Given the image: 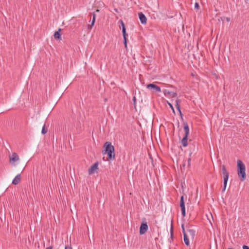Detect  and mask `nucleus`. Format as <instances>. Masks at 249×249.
<instances>
[{
	"mask_svg": "<svg viewBox=\"0 0 249 249\" xmlns=\"http://www.w3.org/2000/svg\"><path fill=\"white\" fill-rule=\"evenodd\" d=\"M47 132V129L45 128V124H44L42 127L41 133L43 134H45Z\"/></svg>",
	"mask_w": 249,
	"mask_h": 249,
	"instance_id": "obj_20",
	"label": "nucleus"
},
{
	"mask_svg": "<svg viewBox=\"0 0 249 249\" xmlns=\"http://www.w3.org/2000/svg\"><path fill=\"white\" fill-rule=\"evenodd\" d=\"M132 100H133L134 105H136V98L135 96H133Z\"/></svg>",
	"mask_w": 249,
	"mask_h": 249,
	"instance_id": "obj_26",
	"label": "nucleus"
},
{
	"mask_svg": "<svg viewBox=\"0 0 249 249\" xmlns=\"http://www.w3.org/2000/svg\"><path fill=\"white\" fill-rule=\"evenodd\" d=\"M95 17H96V15L95 13H93V18L92 19H94V20H95Z\"/></svg>",
	"mask_w": 249,
	"mask_h": 249,
	"instance_id": "obj_33",
	"label": "nucleus"
},
{
	"mask_svg": "<svg viewBox=\"0 0 249 249\" xmlns=\"http://www.w3.org/2000/svg\"><path fill=\"white\" fill-rule=\"evenodd\" d=\"M237 172L240 180H244L246 178V168L244 164L240 160H237Z\"/></svg>",
	"mask_w": 249,
	"mask_h": 249,
	"instance_id": "obj_2",
	"label": "nucleus"
},
{
	"mask_svg": "<svg viewBox=\"0 0 249 249\" xmlns=\"http://www.w3.org/2000/svg\"><path fill=\"white\" fill-rule=\"evenodd\" d=\"M98 162H95L93 165L91 166L90 168H89L88 172L89 175L92 174L97 169H98Z\"/></svg>",
	"mask_w": 249,
	"mask_h": 249,
	"instance_id": "obj_7",
	"label": "nucleus"
},
{
	"mask_svg": "<svg viewBox=\"0 0 249 249\" xmlns=\"http://www.w3.org/2000/svg\"><path fill=\"white\" fill-rule=\"evenodd\" d=\"M148 228L147 223L146 221V219L144 218L141 223L140 227V234L142 235L144 234L147 231Z\"/></svg>",
	"mask_w": 249,
	"mask_h": 249,
	"instance_id": "obj_3",
	"label": "nucleus"
},
{
	"mask_svg": "<svg viewBox=\"0 0 249 249\" xmlns=\"http://www.w3.org/2000/svg\"><path fill=\"white\" fill-rule=\"evenodd\" d=\"M61 31V29L60 28L58 29V31L55 32L54 34V38L58 40H62L60 31Z\"/></svg>",
	"mask_w": 249,
	"mask_h": 249,
	"instance_id": "obj_10",
	"label": "nucleus"
},
{
	"mask_svg": "<svg viewBox=\"0 0 249 249\" xmlns=\"http://www.w3.org/2000/svg\"><path fill=\"white\" fill-rule=\"evenodd\" d=\"M179 100H177L176 101V107H177V110H178L179 113V115H180V116L181 117H182V114L181 113V110H180V106H179Z\"/></svg>",
	"mask_w": 249,
	"mask_h": 249,
	"instance_id": "obj_15",
	"label": "nucleus"
},
{
	"mask_svg": "<svg viewBox=\"0 0 249 249\" xmlns=\"http://www.w3.org/2000/svg\"><path fill=\"white\" fill-rule=\"evenodd\" d=\"M119 22H120V23H121V26L120 27V28L121 27L122 29L123 36H127V35L126 33V28L125 27V25H124L123 21L122 20H120L119 21Z\"/></svg>",
	"mask_w": 249,
	"mask_h": 249,
	"instance_id": "obj_12",
	"label": "nucleus"
},
{
	"mask_svg": "<svg viewBox=\"0 0 249 249\" xmlns=\"http://www.w3.org/2000/svg\"><path fill=\"white\" fill-rule=\"evenodd\" d=\"M187 232L188 233L190 237L194 239L196 235V231L194 229H188Z\"/></svg>",
	"mask_w": 249,
	"mask_h": 249,
	"instance_id": "obj_13",
	"label": "nucleus"
},
{
	"mask_svg": "<svg viewBox=\"0 0 249 249\" xmlns=\"http://www.w3.org/2000/svg\"><path fill=\"white\" fill-rule=\"evenodd\" d=\"M183 239L185 245L187 246L190 245V242L187 233H184L183 236Z\"/></svg>",
	"mask_w": 249,
	"mask_h": 249,
	"instance_id": "obj_17",
	"label": "nucleus"
},
{
	"mask_svg": "<svg viewBox=\"0 0 249 249\" xmlns=\"http://www.w3.org/2000/svg\"><path fill=\"white\" fill-rule=\"evenodd\" d=\"M139 18L142 24H145L147 22V18L144 14L142 12L139 13Z\"/></svg>",
	"mask_w": 249,
	"mask_h": 249,
	"instance_id": "obj_8",
	"label": "nucleus"
},
{
	"mask_svg": "<svg viewBox=\"0 0 249 249\" xmlns=\"http://www.w3.org/2000/svg\"><path fill=\"white\" fill-rule=\"evenodd\" d=\"M194 8L196 10H198L199 8V4L198 2H196L195 4Z\"/></svg>",
	"mask_w": 249,
	"mask_h": 249,
	"instance_id": "obj_22",
	"label": "nucleus"
},
{
	"mask_svg": "<svg viewBox=\"0 0 249 249\" xmlns=\"http://www.w3.org/2000/svg\"><path fill=\"white\" fill-rule=\"evenodd\" d=\"M243 249H249V247L246 245H243Z\"/></svg>",
	"mask_w": 249,
	"mask_h": 249,
	"instance_id": "obj_31",
	"label": "nucleus"
},
{
	"mask_svg": "<svg viewBox=\"0 0 249 249\" xmlns=\"http://www.w3.org/2000/svg\"><path fill=\"white\" fill-rule=\"evenodd\" d=\"M191 158H188V166L189 167H190V165H191Z\"/></svg>",
	"mask_w": 249,
	"mask_h": 249,
	"instance_id": "obj_29",
	"label": "nucleus"
},
{
	"mask_svg": "<svg viewBox=\"0 0 249 249\" xmlns=\"http://www.w3.org/2000/svg\"><path fill=\"white\" fill-rule=\"evenodd\" d=\"M221 170L222 174L223 175V183H227L229 177V173L227 171L225 165H223L222 166Z\"/></svg>",
	"mask_w": 249,
	"mask_h": 249,
	"instance_id": "obj_4",
	"label": "nucleus"
},
{
	"mask_svg": "<svg viewBox=\"0 0 249 249\" xmlns=\"http://www.w3.org/2000/svg\"><path fill=\"white\" fill-rule=\"evenodd\" d=\"M164 93L165 96H170L171 97H176L177 96L176 93L167 90H165Z\"/></svg>",
	"mask_w": 249,
	"mask_h": 249,
	"instance_id": "obj_11",
	"label": "nucleus"
},
{
	"mask_svg": "<svg viewBox=\"0 0 249 249\" xmlns=\"http://www.w3.org/2000/svg\"><path fill=\"white\" fill-rule=\"evenodd\" d=\"M53 247L52 246H51L50 247H48L46 248L45 249H53Z\"/></svg>",
	"mask_w": 249,
	"mask_h": 249,
	"instance_id": "obj_32",
	"label": "nucleus"
},
{
	"mask_svg": "<svg viewBox=\"0 0 249 249\" xmlns=\"http://www.w3.org/2000/svg\"><path fill=\"white\" fill-rule=\"evenodd\" d=\"M19 159V157L16 153H13L12 155L9 157V161L12 164L18 160Z\"/></svg>",
	"mask_w": 249,
	"mask_h": 249,
	"instance_id": "obj_6",
	"label": "nucleus"
},
{
	"mask_svg": "<svg viewBox=\"0 0 249 249\" xmlns=\"http://www.w3.org/2000/svg\"><path fill=\"white\" fill-rule=\"evenodd\" d=\"M20 180H21V175L20 174H18L13 179L12 183L14 185H17L20 182Z\"/></svg>",
	"mask_w": 249,
	"mask_h": 249,
	"instance_id": "obj_9",
	"label": "nucleus"
},
{
	"mask_svg": "<svg viewBox=\"0 0 249 249\" xmlns=\"http://www.w3.org/2000/svg\"><path fill=\"white\" fill-rule=\"evenodd\" d=\"M181 214L182 215V216L184 217L186 215L185 207L181 208Z\"/></svg>",
	"mask_w": 249,
	"mask_h": 249,
	"instance_id": "obj_21",
	"label": "nucleus"
},
{
	"mask_svg": "<svg viewBox=\"0 0 249 249\" xmlns=\"http://www.w3.org/2000/svg\"><path fill=\"white\" fill-rule=\"evenodd\" d=\"M105 152L104 154L107 155V159L108 160H114L115 159L114 147L112 145L111 142H107L104 145Z\"/></svg>",
	"mask_w": 249,
	"mask_h": 249,
	"instance_id": "obj_1",
	"label": "nucleus"
},
{
	"mask_svg": "<svg viewBox=\"0 0 249 249\" xmlns=\"http://www.w3.org/2000/svg\"><path fill=\"white\" fill-rule=\"evenodd\" d=\"M188 136H186L184 135L183 138H182L181 140V143L183 147L187 146L188 143H187V139Z\"/></svg>",
	"mask_w": 249,
	"mask_h": 249,
	"instance_id": "obj_16",
	"label": "nucleus"
},
{
	"mask_svg": "<svg viewBox=\"0 0 249 249\" xmlns=\"http://www.w3.org/2000/svg\"><path fill=\"white\" fill-rule=\"evenodd\" d=\"M181 228H182V232H183V236L184 235V233H186V232H185V229H184V225L183 224H182L181 225Z\"/></svg>",
	"mask_w": 249,
	"mask_h": 249,
	"instance_id": "obj_25",
	"label": "nucleus"
},
{
	"mask_svg": "<svg viewBox=\"0 0 249 249\" xmlns=\"http://www.w3.org/2000/svg\"><path fill=\"white\" fill-rule=\"evenodd\" d=\"M170 234H171V236L172 237L173 235V230L172 226H171V229H170Z\"/></svg>",
	"mask_w": 249,
	"mask_h": 249,
	"instance_id": "obj_28",
	"label": "nucleus"
},
{
	"mask_svg": "<svg viewBox=\"0 0 249 249\" xmlns=\"http://www.w3.org/2000/svg\"><path fill=\"white\" fill-rule=\"evenodd\" d=\"M95 21V20H94V19H92V20L91 21V25H90V26L89 28L90 29H91L92 28V27L93 26Z\"/></svg>",
	"mask_w": 249,
	"mask_h": 249,
	"instance_id": "obj_23",
	"label": "nucleus"
},
{
	"mask_svg": "<svg viewBox=\"0 0 249 249\" xmlns=\"http://www.w3.org/2000/svg\"><path fill=\"white\" fill-rule=\"evenodd\" d=\"M184 130L185 132V136H188L189 133V126L186 122L183 123Z\"/></svg>",
	"mask_w": 249,
	"mask_h": 249,
	"instance_id": "obj_14",
	"label": "nucleus"
},
{
	"mask_svg": "<svg viewBox=\"0 0 249 249\" xmlns=\"http://www.w3.org/2000/svg\"><path fill=\"white\" fill-rule=\"evenodd\" d=\"M124 38V43L125 48H127V36H123Z\"/></svg>",
	"mask_w": 249,
	"mask_h": 249,
	"instance_id": "obj_19",
	"label": "nucleus"
},
{
	"mask_svg": "<svg viewBox=\"0 0 249 249\" xmlns=\"http://www.w3.org/2000/svg\"><path fill=\"white\" fill-rule=\"evenodd\" d=\"M168 105H169L170 107L172 108L173 112H174V109L173 105L171 103H168Z\"/></svg>",
	"mask_w": 249,
	"mask_h": 249,
	"instance_id": "obj_30",
	"label": "nucleus"
},
{
	"mask_svg": "<svg viewBox=\"0 0 249 249\" xmlns=\"http://www.w3.org/2000/svg\"><path fill=\"white\" fill-rule=\"evenodd\" d=\"M227 183H223V187L222 192H224L225 191L226 187H227Z\"/></svg>",
	"mask_w": 249,
	"mask_h": 249,
	"instance_id": "obj_24",
	"label": "nucleus"
},
{
	"mask_svg": "<svg viewBox=\"0 0 249 249\" xmlns=\"http://www.w3.org/2000/svg\"><path fill=\"white\" fill-rule=\"evenodd\" d=\"M146 87L148 89H153L154 91L157 92H161V89L160 88L154 84H149L147 85Z\"/></svg>",
	"mask_w": 249,
	"mask_h": 249,
	"instance_id": "obj_5",
	"label": "nucleus"
},
{
	"mask_svg": "<svg viewBox=\"0 0 249 249\" xmlns=\"http://www.w3.org/2000/svg\"><path fill=\"white\" fill-rule=\"evenodd\" d=\"M226 20L229 22L230 21V18H226Z\"/></svg>",
	"mask_w": 249,
	"mask_h": 249,
	"instance_id": "obj_34",
	"label": "nucleus"
},
{
	"mask_svg": "<svg viewBox=\"0 0 249 249\" xmlns=\"http://www.w3.org/2000/svg\"><path fill=\"white\" fill-rule=\"evenodd\" d=\"M180 208H184V207H185L183 196H181V197L180 198Z\"/></svg>",
	"mask_w": 249,
	"mask_h": 249,
	"instance_id": "obj_18",
	"label": "nucleus"
},
{
	"mask_svg": "<svg viewBox=\"0 0 249 249\" xmlns=\"http://www.w3.org/2000/svg\"><path fill=\"white\" fill-rule=\"evenodd\" d=\"M65 249H72L71 245H66L65 247Z\"/></svg>",
	"mask_w": 249,
	"mask_h": 249,
	"instance_id": "obj_27",
	"label": "nucleus"
}]
</instances>
